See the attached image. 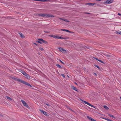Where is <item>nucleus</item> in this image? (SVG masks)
I'll return each mask as SVG.
<instances>
[{"mask_svg":"<svg viewBox=\"0 0 121 121\" xmlns=\"http://www.w3.org/2000/svg\"><path fill=\"white\" fill-rule=\"evenodd\" d=\"M13 78L15 80L19 82L24 84L28 86H30L31 87L32 86L29 84L27 82L23 81V80H21L19 79H18L17 78Z\"/></svg>","mask_w":121,"mask_h":121,"instance_id":"obj_1","label":"nucleus"},{"mask_svg":"<svg viewBox=\"0 0 121 121\" xmlns=\"http://www.w3.org/2000/svg\"><path fill=\"white\" fill-rule=\"evenodd\" d=\"M36 41L37 42L40 44L43 43L46 45L48 44V42L46 40H43L42 39H38V40L37 41Z\"/></svg>","mask_w":121,"mask_h":121,"instance_id":"obj_2","label":"nucleus"},{"mask_svg":"<svg viewBox=\"0 0 121 121\" xmlns=\"http://www.w3.org/2000/svg\"><path fill=\"white\" fill-rule=\"evenodd\" d=\"M81 101L83 103L89 105V106H91V107H92L94 108H95V106H94L92 105V104H91L90 103L86 102V101H85L84 100H83L82 99H81Z\"/></svg>","mask_w":121,"mask_h":121,"instance_id":"obj_3","label":"nucleus"},{"mask_svg":"<svg viewBox=\"0 0 121 121\" xmlns=\"http://www.w3.org/2000/svg\"><path fill=\"white\" fill-rule=\"evenodd\" d=\"M43 17L46 18H48L50 17H54L53 16L49 14H43Z\"/></svg>","mask_w":121,"mask_h":121,"instance_id":"obj_4","label":"nucleus"},{"mask_svg":"<svg viewBox=\"0 0 121 121\" xmlns=\"http://www.w3.org/2000/svg\"><path fill=\"white\" fill-rule=\"evenodd\" d=\"M54 38L56 39H69L68 38L66 39H64L63 37H61L60 36H58V35H54Z\"/></svg>","mask_w":121,"mask_h":121,"instance_id":"obj_5","label":"nucleus"},{"mask_svg":"<svg viewBox=\"0 0 121 121\" xmlns=\"http://www.w3.org/2000/svg\"><path fill=\"white\" fill-rule=\"evenodd\" d=\"M113 0H107L104 3V4H108L112 3Z\"/></svg>","mask_w":121,"mask_h":121,"instance_id":"obj_6","label":"nucleus"},{"mask_svg":"<svg viewBox=\"0 0 121 121\" xmlns=\"http://www.w3.org/2000/svg\"><path fill=\"white\" fill-rule=\"evenodd\" d=\"M21 101L23 105L25 106L27 108H28V104L26 103V102L22 100H21Z\"/></svg>","mask_w":121,"mask_h":121,"instance_id":"obj_7","label":"nucleus"},{"mask_svg":"<svg viewBox=\"0 0 121 121\" xmlns=\"http://www.w3.org/2000/svg\"><path fill=\"white\" fill-rule=\"evenodd\" d=\"M59 50L61 52H64L66 51V50L61 48H59Z\"/></svg>","mask_w":121,"mask_h":121,"instance_id":"obj_8","label":"nucleus"},{"mask_svg":"<svg viewBox=\"0 0 121 121\" xmlns=\"http://www.w3.org/2000/svg\"><path fill=\"white\" fill-rule=\"evenodd\" d=\"M25 76V77L28 79H30V76L28 74H27V73Z\"/></svg>","mask_w":121,"mask_h":121,"instance_id":"obj_9","label":"nucleus"},{"mask_svg":"<svg viewBox=\"0 0 121 121\" xmlns=\"http://www.w3.org/2000/svg\"><path fill=\"white\" fill-rule=\"evenodd\" d=\"M40 111L43 114H44V115H47L46 112H45V111H44L43 110H40Z\"/></svg>","mask_w":121,"mask_h":121,"instance_id":"obj_10","label":"nucleus"},{"mask_svg":"<svg viewBox=\"0 0 121 121\" xmlns=\"http://www.w3.org/2000/svg\"><path fill=\"white\" fill-rule=\"evenodd\" d=\"M95 4H93L90 3H88L86 4L88 5L89 6H93Z\"/></svg>","mask_w":121,"mask_h":121,"instance_id":"obj_11","label":"nucleus"},{"mask_svg":"<svg viewBox=\"0 0 121 121\" xmlns=\"http://www.w3.org/2000/svg\"><path fill=\"white\" fill-rule=\"evenodd\" d=\"M103 54L106 57H110V55H109L105 53H104Z\"/></svg>","mask_w":121,"mask_h":121,"instance_id":"obj_12","label":"nucleus"},{"mask_svg":"<svg viewBox=\"0 0 121 121\" xmlns=\"http://www.w3.org/2000/svg\"><path fill=\"white\" fill-rule=\"evenodd\" d=\"M61 30L64 31H66L67 32H70V31L68 30H65V29H61Z\"/></svg>","mask_w":121,"mask_h":121,"instance_id":"obj_13","label":"nucleus"},{"mask_svg":"<svg viewBox=\"0 0 121 121\" xmlns=\"http://www.w3.org/2000/svg\"><path fill=\"white\" fill-rule=\"evenodd\" d=\"M86 117L87 118H88L89 120H91V121H92L93 120V119L91 118V117L88 116H87Z\"/></svg>","mask_w":121,"mask_h":121,"instance_id":"obj_14","label":"nucleus"},{"mask_svg":"<svg viewBox=\"0 0 121 121\" xmlns=\"http://www.w3.org/2000/svg\"><path fill=\"white\" fill-rule=\"evenodd\" d=\"M19 35L22 38L24 37V36L23 35L22 33H19Z\"/></svg>","mask_w":121,"mask_h":121,"instance_id":"obj_15","label":"nucleus"},{"mask_svg":"<svg viewBox=\"0 0 121 121\" xmlns=\"http://www.w3.org/2000/svg\"><path fill=\"white\" fill-rule=\"evenodd\" d=\"M108 115L110 117H112L113 118H116L115 117H114L112 115H111L110 114H108Z\"/></svg>","mask_w":121,"mask_h":121,"instance_id":"obj_16","label":"nucleus"},{"mask_svg":"<svg viewBox=\"0 0 121 121\" xmlns=\"http://www.w3.org/2000/svg\"><path fill=\"white\" fill-rule=\"evenodd\" d=\"M38 1L41 2H46L48 1V0H37Z\"/></svg>","mask_w":121,"mask_h":121,"instance_id":"obj_17","label":"nucleus"},{"mask_svg":"<svg viewBox=\"0 0 121 121\" xmlns=\"http://www.w3.org/2000/svg\"><path fill=\"white\" fill-rule=\"evenodd\" d=\"M103 118L105 120H107L108 121H112L111 120H110L108 119H107V118Z\"/></svg>","mask_w":121,"mask_h":121,"instance_id":"obj_18","label":"nucleus"},{"mask_svg":"<svg viewBox=\"0 0 121 121\" xmlns=\"http://www.w3.org/2000/svg\"><path fill=\"white\" fill-rule=\"evenodd\" d=\"M22 74L24 76H25L26 74V73L24 71H22Z\"/></svg>","mask_w":121,"mask_h":121,"instance_id":"obj_19","label":"nucleus"},{"mask_svg":"<svg viewBox=\"0 0 121 121\" xmlns=\"http://www.w3.org/2000/svg\"><path fill=\"white\" fill-rule=\"evenodd\" d=\"M104 107L105 109L106 110H108L109 109L108 107L106 106H104Z\"/></svg>","mask_w":121,"mask_h":121,"instance_id":"obj_20","label":"nucleus"},{"mask_svg":"<svg viewBox=\"0 0 121 121\" xmlns=\"http://www.w3.org/2000/svg\"><path fill=\"white\" fill-rule=\"evenodd\" d=\"M6 98L10 100H12V99L10 98V97L8 96H7L6 97Z\"/></svg>","mask_w":121,"mask_h":121,"instance_id":"obj_21","label":"nucleus"},{"mask_svg":"<svg viewBox=\"0 0 121 121\" xmlns=\"http://www.w3.org/2000/svg\"><path fill=\"white\" fill-rule=\"evenodd\" d=\"M64 21H65L66 22H69V20H67V19H65V18H64Z\"/></svg>","mask_w":121,"mask_h":121,"instance_id":"obj_22","label":"nucleus"},{"mask_svg":"<svg viewBox=\"0 0 121 121\" xmlns=\"http://www.w3.org/2000/svg\"><path fill=\"white\" fill-rule=\"evenodd\" d=\"M56 66L58 67L59 68H61V66L60 65H59V64H57L56 65Z\"/></svg>","mask_w":121,"mask_h":121,"instance_id":"obj_23","label":"nucleus"},{"mask_svg":"<svg viewBox=\"0 0 121 121\" xmlns=\"http://www.w3.org/2000/svg\"><path fill=\"white\" fill-rule=\"evenodd\" d=\"M72 87H73V89L75 91H77V89L75 87H74V86H73Z\"/></svg>","mask_w":121,"mask_h":121,"instance_id":"obj_24","label":"nucleus"},{"mask_svg":"<svg viewBox=\"0 0 121 121\" xmlns=\"http://www.w3.org/2000/svg\"><path fill=\"white\" fill-rule=\"evenodd\" d=\"M39 49L41 50L42 51L43 50V49L42 47H41L39 48Z\"/></svg>","mask_w":121,"mask_h":121,"instance_id":"obj_25","label":"nucleus"},{"mask_svg":"<svg viewBox=\"0 0 121 121\" xmlns=\"http://www.w3.org/2000/svg\"><path fill=\"white\" fill-rule=\"evenodd\" d=\"M117 34L121 35V31L117 32Z\"/></svg>","mask_w":121,"mask_h":121,"instance_id":"obj_26","label":"nucleus"},{"mask_svg":"<svg viewBox=\"0 0 121 121\" xmlns=\"http://www.w3.org/2000/svg\"><path fill=\"white\" fill-rule=\"evenodd\" d=\"M43 14H39V16H41V17H43Z\"/></svg>","mask_w":121,"mask_h":121,"instance_id":"obj_27","label":"nucleus"},{"mask_svg":"<svg viewBox=\"0 0 121 121\" xmlns=\"http://www.w3.org/2000/svg\"><path fill=\"white\" fill-rule=\"evenodd\" d=\"M98 61H99L100 62H101L102 63H103V62L101 60H98Z\"/></svg>","mask_w":121,"mask_h":121,"instance_id":"obj_28","label":"nucleus"},{"mask_svg":"<svg viewBox=\"0 0 121 121\" xmlns=\"http://www.w3.org/2000/svg\"><path fill=\"white\" fill-rule=\"evenodd\" d=\"M49 36L52 37L54 38V35H49Z\"/></svg>","mask_w":121,"mask_h":121,"instance_id":"obj_29","label":"nucleus"},{"mask_svg":"<svg viewBox=\"0 0 121 121\" xmlns=\"http://www.w3.org/2000/svg\"><path fill=\"white\" fill-rule=\"evenodd\" d=\"M61 75L62 76H63L64 78H65V75H64V74H61Z\"/></svg>","mask_w":121,"mask_h":121,"instance_id":"obj_30","label":"nucleus"},{"mask_svg":"<svg viewBox=\"0 0 121 121\" xmlns=\"http://www.w3.org/2000/svg\"><path fill=\"white\" fill-rule=\"evenodd\" d=\"M60 62H61L62 64H64V62H63L61 60H60Z\"/></svg>","mask_w":121,"mask_h":121,"instance_id":"obj_31","label":"nucleus"},{"mask_svg":"<svg viewBox=\"0 0 121 121\" xmlns=\"http://www.w3.org/2000/svg\"><path fill=\"white\" fill-rule=\"evenodd\" d=\"M44 32L45 33H49V32L46 31H44Z\"/></svg>","mask_w":121,"mask_h":121,"instance_id":"obj_32","label":"nucleus"},{"mask_svg":"<svg viewBox=\"0 0 121 121\" xmlns=\"http://www.w3.org/2000/svg\"><path fill=\"white\" fill-rule=\"evenodd\" d=\"M95 66L97 67V68H99V66H98L97 65H96Z\"/></svg>","mask_w":121,"mask_h":121,"instance_id":"obj_33","label":"nucleus"},{"mask_svg":"<svg viewBox=\"0 0 121 121\" xmlns=\"http://www.w3.org/2000/svg\"><path fill=\"white\" fill-rule=\"evenodd\" d=\"M60 20H63L64 21V18H60Z\"/></svg>","mask_w":121,"mask_h":121,"instance_id":"obj_34","label":"nucleus"},{"mask_svg":"<svg viewBox=\"0 0 121 121\" xmlns=\"http://www.w3.org/2000/svg\"><path fill=\"white\" fill-rule=\"evenodd\" d=\"M118 15L119 16H121V14L118 13Z\"/></svg>","mask_w":121,"mask_h":121,"instance_id":"obj_35","label":"nucleus"},{"mask_svg":"<svg viewBox=\"0 0 121 121\" xmlns=\"http://www.w3.org/2000/svg\"><path fill=\"white\" fill-rule=\"evenodd\" d=\"M95 59H96V60H99V59H98V58H95Z\"/></svg>","mask_w":121,"mask_h":121,"instance_id":"obj_36","label":"nucleus"},{"mask_svg":"<svg viewBox=\"0 0 121 121\" xmlns=\"http://www.w3.org/2000/svg\"><path fill=\"white\" fill-rule=\"evenodd\" d=\"M94 74H95V75L96 76L97 75V74H96V73H94Z\"/></svg>","mask_w":121,"mask_h":121,"instance_id":"obj_37","label":"nucleus"},{"mask_svg":"<svg viewBox=\"0 0 121 121\" xmlns=\"http://www.w3.org/2000/svg\"><path fill=\"white\" fill-rule=\"evenodd\" d=\"M46 105H47L48 106H49V105H48V104H46Z\"/></svg>","mask_w":121,"mask_h":121,"instance_id":"obj_38","label":"nucleus"},{"mask_svg":"<svg viewBox=\"0 0 121 121\" xmlns=\"http://www.w3.org/2000/svg\"><path fill=\"white\" fill-rule=\"evenodd\" d=\"M34 44H35V45H36V43H34Z\"/></svg>","mask_w":121,"mask_h":121,"instance_id":"obj_39","label":"nucleus"}]
</instances>
